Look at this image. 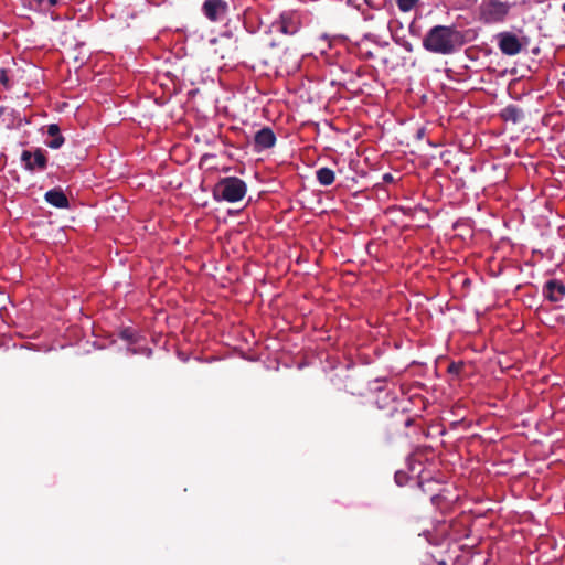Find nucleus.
Masks as SVG:
<instances>
[{
  "instance_id": "nucleus-13",
  "label": "nucleus",
  "mask_w": 565,
  "mask_h": 565,
  "mask_svg": "<svg viewBox=\"0 0 565 565\" xmlns=\"http://www.w3.org/2000/svg\"><path fill=\"white\" fill-rule=\"evenodd\" d=\"M47 135L52 137L50 141L46 142V146L51 149H58L63 146L65 139L61 135V130L58 125L51 124L47 126Z\"/></svg>"
},
{
  "instance_id": "nucleus-11",
  "label": "nucleus",
  "mask_w": 565,
  "mask_h": 565,
  "mask_svg": "<svg viewBox=\"0 0 565 565\" xmlns=\"http://www.w3.org/2000/svg\"><path fill=\"white\" fill-rule=\"evenodd\" d=\"M301 14L297 10L285 13V34H296L301 26Z\"/></svg>"
},
{
  "instance_id": "nucleus-14",
  "label": "nucleus",
  "mask_w": 565,
  "mask_h": 565,
  "mask_svg": "<svg viewBox=\"0 0 565 565\" xmlns=\"http://www.w3.org/2000/svg\"><path fill=\"white\" fill-rule=\"evenodd\" d=\"M316 175L319 183L324 186L332 184L335 179L334 171L326 167L318 169Z\"/></svg>"
},
{
  "instance_id": "nucleus-27",
  "label": "nucleus",
  "mask_w": 565,
  "mask_h": 565,
  "mask_svg": "<svg viewBox=\"0 0 565 565\" xmlns=\"http://www.w3.org/2000/svg\"><path fill=\"white\" fill-rule=\"evenodd\" d=\"M369 2L373 3V1H372V0H369Z\"/></svg>"
},
{
  "instance_id": "nucleus-17",
  "label": "nucleus",
  "mask_w": 565,
  "mask_h": 565,
  "mask_svg": "<svg viewBox=\"0 0 565 565\" xmlns=\"http://www.w3.org/2000/svg\"><path fill=\"white\" fill-rule=\"evenodd\" d=\"M41 10H49L55 6L58 0H33Z\"/></svg>"
},
{
  "instance_id": "nucleus-4",
  "label": "nucleus",
  "mask_w": 565,
  "mask_h": 565,
  "mask_svg": "<svg viewBox=\"0 0 565 565\" xmlns=\"http://www.w3.org/2000/svg\"><path fill=\"white\" fill-rule=\"evenodd\" d=\"M21 161L23 162L25 170L31 172L35 170L43 171L47 167L46 153L41 148H36L34 152L29 150L22 151Z\"/></svg>"
},
{
  "instance_id": "nucleus-25",
  "label": "nucleus",
  "mask_w": 565,
  "mask_h": 565,
  "mask_svg": "<svg viewBox=\"0 0 565 565\" xmlns=\"http://www.w3.org/2000/svg\"><path fill=\"white\" fill-rule=\"evenodd\" d=\"M291 168H294V163H291V162H290V163L288 164V169H291ZM286 169H287V167L285 166V170H286Z\"/></svg>"
},
{
  "instance_id": "nucleus-1",
  "label": "nucleus",
  "mask_w": 565,
  "mask_h": 565,
  "mask_svg": "<svg viewBox=\"0 0 565 565\" xmlns=\"http://www.w3.org/2000/svg\"><path fill=\"white\" fill-rule=\"evenodd\" d=\"M459 44L460 32L455 26L435 25L423 39L426 51L440 55L452 54Z\"/></svg>"
},
{
  "instance_id": "nucleus-16",
  "label": "nucleus",
  "mask_w": 565,
  "mask_h": 565,
  "mask_svg": "<svg viewBox=\"0 0 565 565\" xmlns=\"http://www.w3.org/2000/svg\"><path fill=\"white\" fill-rule=\"evenodd\" d=\"M463 367H465V364L462 362H451V363H449V365L447 367V372L449 374L458 376L461 373V371L463 370Z\"/></svg>"
},
{
  "instance_id": "nucleus-20",
  "label": "nucleus",
  "mask_w": 565,
  "mask_h": 565,
  "mask_svg": "<svg viewBox=\"0 0 565 565\" xmlns=\"http://www.w3.org/2000/svg\"><path fill=\"white\" fill-rule=\"evenodd\" d=\"M0 83L4 87H9V77H8L6 70H3V68L0 70Z\"/></svg>"
},
{
  "instance_id": "nucleus-8",
  "label": "nucleus",
  "mask_w": 565,
  "mask_h": 565,
  "mask_svg": "<svg viewBox=\"0 0 565 565\" xmlns=\"http://www.w3.org/2000/svg\"><path fill=\"white\" fill-rule=\"evenodd\" d=\"M544 296L551 302H558L565 296V285L557 279L547 280L543 289Z\"/></svg>"
},
{
  "instance_id": "nucleus-21",
  "label": "nucleus",
  "mask_w": 565,
  "mask_h": 565,
  "mask_svg": "<svg viewBox=\"0 0 565 565\" xmlns=\"http://www.w3.org/2000/svg\"><path fill=\"white\" fill-rule=\"evenodd\" d=\"M279 359L276 358L275 360V364L274 365H267L268 369H271V370H275V371H278L279 370Z\"/></svg>"
},
{
  "instance_id": "nucleus-19",
  "label": "nucleus",
  "mask_w": 565,
  "mask_h": 565,
  "mask_svg": "<svg viewBox=\"0 0 565 565\" xmlns=\"http://www.w3.org/2000/svg\"><path fill=\"white\" fill-rule=\"evenodd\" d=\"M348 3L360 9L362 3L367 4L371 8H374V3L369 2V0H348Z\"/></svg>"
},
{
  "instance_id": "nucleus-7",
  "label": "nucleus",
  "mask_w": 565,
  "mask_h": 565,
  "mask_svg": "<svg viewBox=\"0 0 565 565\" xmlns=\"http://www.w3.org/2000/svg\"><path fill=\"white\" fill-rule=\"evenodd\" d=\"M212 43L216 45L214 53L222 60L234 57V53L236 52L237 46L235 45V41H232L231 36H221L220 39H214Z\"/></svg>"
},
{
  "instance_id": "nucleus-9",
  "label": "nucleus",
  "mask_w": 565,
  "mask_h": 565,
  "mask_svg": "<svg viewBox=\"0 0 565 565\" xmlns=\"http://www.w3.org/2000/svg\"><path fill=\"white\" fill-rule=\"evenodd\" d=\"M255 146L258 150L271 148L276 142V136L268 127L258 130L254 138Z\"/></svg>"
},
{
  "instance_id": "nucleus-23",
  "label": "nucleus",
  "mask_w": 565,
  "mask_h": 565,
  "mask_svg": "<svg viewBox=\"0 0 565 565\" xmlns=\"http://www.w3.org/2000/svg\"><path fill=\"white\" fill-rule=\"evenodd\" d=\"M439 499H440V495H438V494H437V495H433V497H431V502H433L434 504H437V503H438V501H439Z\"/></svg>"
},
{
  "instance_id": "nucleus-22",
  "label": "nucleus",
  "mask_w": 565,
  "mask_h": 565,
  "mask_svg": "<svg viewBox=\"0 0 565 565\" xmlns=\"http://www.w3.org/2000/svg\"><path fill=\"white\" fill-rule=\"evenodd\" d=\"M273 28H275L277 31H282V22L277 21L273 24Z\"/></svg>"
},
{
  "instance_id": "nucleus-26",
  "label": "nucleus",
  "mask_w": 565,
  "mask_h": 565,
  "mask_svg": "<svg viewBox=\"0 0 565 565\" xmlns=\"http://www.w3.org/2000/svg\"><path fill=\"white\" fill-rule=\"evenodd\" d=\"M270 45H271V46H277V45H278V43H276V42L271 41V42H270Z\"/></svg>"
},
{
  "instance_id": "nucleus-6",
  "label": "nucleus",
  "mask_w": 565,
  "mask_h": 565,
  "mask_svg": "<svg viewBox=\"0 0 565 565\" xmlns=\"http://www.w3.org/2000/svg\"><path fill=\"white\" fill-rule=\"evenodd\" d=\"M499 49L505 55H516L522 50V44L519 38L511 32H502L498 35Z\"/></svg>"
},
{
  "instance_id": "nucleus-5",
  "label": "nucleus",
  "mask_w": 565,
  "mask_h": 565,
  "mask_svg": "<svg viewBox=\"0 0 565 565\" xmlns=\"http://www.w3.org/2000/svg\"><path fill=\"white\" fill-rule=\"evenodd\" d=\"M204 15L213 21H221L228 11V3L224 0H205L202 6Z\"/></svg>"
},
{
  "instance_id": "nucleus-10",
  "label": "nucleus",
  "mask_w": 565,
  "mask_h": 565,
  "mask_svg": "<svg viewBox=\"0 0 565 565\" xmlns=\"http://www.w3.org/2000/svg\"><path fill=\"white\" fill-rule=\"evenodd\" d=\"M44 199L49 204H51L57 209H68L70 207L68 199L61 188H54V189L47 191L44 194Z\"/></svg>"
},
{
  "instance_id": "nucleus-24",
  "label": "nucleus",
  "mask_w": 565,
  "mask_h": 565,
  "mask_svg": "<svg viewBox=\"0 0 565 565\" xmlns=\"http://www.w3.org/2000/svg\"><path fill=\"white\" fill-rule=\"evenodd\" d=\"M392 179V175L391 174H385L384 175V180L387 181V180H391Z\"/></svg>"
},
{
  "instance_id": "nucleus-3",
  "label": "nucleus",
  "mask_w": 565,
  "mask_h": 565,
  "mask_svg": "<svg viewBox=\"0 0 565 565\" xmlns=\"http://www.w3.org/2000/svg\"><path fill=\"white\" fill-rule=\"evenodd\" d=\"M511 4L502 0H482L479 12L480 19L488 24L503 22L509 14Z\"/></svg>"
},
{
  "instance_id": "nucleus-15",
  "label": "nucleus",
  "mask_w": 565,
  "mask_h": 565,
  "mask_svg": "<svg viewBox=\"0 0 565 565\" xmlns=\"http://www.w3.org/2000/svg\"><path fill=\"white\" fill-rule=\"evenodd\" d=\"M422 0H396L397 8L402 12L412 11Z\"/></svg>"
},
{
  "instance_id": "nucleus-12",
  "label": "nucleus",
  "mask_w": 565,
  "mask_h": 565,
  "mask_svg": "<svg viewBox=\"0 0 565 565\" xmlns=\"http://www.w3.org/2000/svg\"><path fill=\"white\" fill-rule=\"evenodd\" d=\"M500 116L504 121L518 124L524 119V111L516 105H509L501 110Z\"/></svg>"
},
{
  "instance_id": "nucleus-2",
  "label": "nucleus",
  "mask_w": 565,
  "mask_h": 565,
  "mask_svg": "<svg viewBox=\"0 0 565 565\" xmlns=\"http://www.w3.org/2000/svg\"><path fill=\"white\" fill-rule=\"evenodd\" d=\"M247 191L246 183L236 177H226L221 179L213 189V198L216 201H227L231 203L241 201Z\"/></svg>"
},
{
  "instance_id": "nucleus-18",
  "label": "nucleus",
  "mask_w": 565,
  "mask_h": 565,
  "mask_svg": "<svg viewBox=\"0 0 565 565\" xmlns=\"http://www.w3.org/2000/svg\"><path fill=\"white\" fill-rule=\"evenodd\" d=\"M120 338L128 341V342H135V332L130 328H125L120 331Z\"/></svg>"
}]
</instances>
